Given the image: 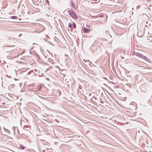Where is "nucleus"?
Returning <instances> with one entry per match:
<instances>
[{"mask_svg": "<svg viewBox=\"0 0 152 152\" xmlns=\"http://www.w3.org/2000/svg\"><path fill=\"white\" fill-rule=\"evenodd\" d=\"M3 128H4V131L5 132H10L9 130H8L7 129H5L4 127Z\"/></svg>", "mask_w": 152, "mask_h": 152, "instance_id": "obj_10", "label": "nucleus"}, {"mask_svg": "<svg viewBox=\"0 0 152 152\" xmlns=\"http://www.w3.org/2000/svg\"><path fill=\"white\" fill-rule=\"evenodd\" d=\"M72 26H73V27L75 28L76 27V25L74 23H73Z\"/></svg>", "mask_w": 152, "mask_h": 152, "instance_id": "obj_9", "label": "nucleus"}, {"mask_svg": "<svg viewBox=\"0 0 152 152\" xmlns=\"http://www.w3.org/2000/svg\"><path fill=\"white\" fill-rule=\"evenodd\" d=\"M70 15L73 18L77 19V17L75 12L72 9L68 10L67 11Z\"/></svg>", "mask_w": 152, "mask_h": 152, "instance_id": "obj_2", "label": "nucleus"}, {"mask_svg": "<svg viewBox=\"0 0 152 152\" xmlns=\"http://www.w3.org/2000/svg\"><path fill=\"white\" fill-rule=\"evenodd\" d=\"M134 54L135 55L140 57L145 60H147V61H148V60H149L148 58L138 53L134 52Z\"/></svg>", "mask_w": 152, "mask_h": 152, "instance_id": "obj_3", "label": "nucleus"}, {"mask_svg": "<svg viewBox=\"0 0 152 152\" xmlns=\"http://www.w3.org/2000/svg\"><path fill=\"white\" fill-rule=\"evenodd\" d=\"M18 55H17L16 56H18Z\"/></svg>", "mask_w": 152, "mask_h": 152, "instance_id": "obj_17", "label": "nucleus"}, {"mask_svg": "<svg viewBox=\"0 0 152 152\" xmlns=\"http://www.w3.org/2000/svg\"><path fill=\"white\" fill-rule=\"evenodd\" d=\"M11 18L12 19H16L18 17L16 16H12L11 17Z\"/></svg>", "mask_w": 152, "mask_h": 152, "instance_id": "obj_7", "label": "nucleus"}, {"mask_svg": "<svg viewBox=\"0 0 152 152\" xmlns=\"http://www.w3.org/2000/svg\"><path fill=\"white\" fill-rule=\"evenodd\" d=\"M151 97H152V96H151Z\"/></svg>", "mask_w": 152, "mask_h": 152, "instance_id": "obj_18", "label": "nucleus"}, {"mask_svg": "<svg viewBox=\"0 0 152 152\" xmlns=\"http://www.w3.org/2000/svg\"><path fill=\"white\" fill-rule=\"evenodd\" d=\"M90 31V29L84 27L83 29V32L84 33H87Z\"/></svg>", "mask_w": 152, "mask_h": 152, "instance_id": "obj_4", "label": "nucleus"}, {"mask_svg": "<svg viewBox=\"0 0 152 152\" xmlns=\"http://www.w3.org/2000/svg\"><path fill=\"white\" fill-rule=\"evenodd\" d=\"M19 148L21 150H23L25 149V147L23 146L20 145Z\"/></svg>", "mask_w": 152, "mask_h": 152, "instance_id": "obj_6", "label": "nucleus"}, {"mask_svg": "<svg viewBox=\"0 0 152 152\" xmlns=\"http://www.w3.org/2000/svg\"><path fill=\"white\" fill-rule=\"evenodd\" d=\"M21 34H20L19 35V36H21Z\"/></svg>", "mask_w": 152, "mask_h": 152, "instance_id": "obj_15", "label": "nucleus"}, {"mask_svg": "<svg viewBox=\"0 0 152 152\" xmlns=\"http://www.w3.org/2000/svg\"><path fill=\"white\" fill-rule=\"evenodd\" d=\"M91 49H92V48H91V47H90V48H89V49H90V50H91Z\"/></svg>", "mask_w": 152, "mask_h": 152, "instance_id": "obj_13", "label": "nucleus"}, {"mask_svg": "<svg viewBox=\"0 0 152 152\" xmlns=\"http://www.w3.org/2000/svg\"><path fill=\"white\" fill-rule=\"evenodd\" d=\"M70 4H71V7H72L73 8H74L75 7V4H74V2L72 0H71L70 1Z\"/></svg>", "mask_w": 152, "mask_h": 152, "instance_id": "obj_5", "label": "nucleus"}, {"mask_svg": "<svg viewBox=\"0 0 152 152\" xmlns=\"http://www.w3.org/2000/svg\"><path fill=\"white\" fill-rule=\"evenodd\" d=\"M145 28L144 26H141L138 28L137 36L139 37H142L144 34Z\"/></svg>", "mask_w": 152, "mask_h": 152, "instance_id": "obj_1", "label": "nucleus"}, {"mask_svg": "<svg viewBox=\"0 0 152 152\" xmlns=\"http://www.w3.org/2000/svg\"><path fill=\"white\" fill-rule=\"evenodd\" d=\"M72 24L71 23H69V25H68V27L69 28H71L72 27Z\"/></svg>", "mask_w": 152, "mask_h": 152, "instance_id": "obj_8", "label": "nucleus"}, {"mask_svg": "<svg viewBox=\"0 0 152 152\" xmlns=\"http://www.w3.org/2000/svg\"><path fill=\"white\" fill-rule=\"evenodd\" d=\"M41 89V87L40 86H39L37 89V91H39Z\"/></svg>", "mask_w": 152, "mask_h": 152, "instance_id": "obj_11", "label": "nucleus"}, {"mask_svg": "<svg viewBox=\"0 0 152 152\" xmlns=\"http://www.w3.org/2000/svg\"><path fill=\"white\" fill-rule=\"evenodd\" d=\"M0 131H1V128L0 127Z\"/></svg>", "mask_w": 152, "mask_h": 152, "instance_id": "obj_14", "label": "nucleus"}, {"mask_svg": "<svg viewBox=\"0 0 152 152\" xmlns=\"http://www.w3.org/2000/svg\"><path fill=\"white\" fill-rule=\"evenodd\" d=\"M16 52V51H15V50H11V51H10V53H12V52Z\"/></svg>", "mask_w": 152, "mask_h": 152, "instance_id": "obj_12", "label": "nucleus"}, {"mask_svg": "<svg viewBox=\"0 0 152 152\" xmlns=\"http://www.w3.org/2000/svg\"><path fill=\"white\" fill-rule=\"evenodd\" d=\"M14 79H15V80H17V79H16L15 78Z\"/></svg>", "mask_w": 152, "mask_h": 152, "instance_id": "obj_16", "label": "nucleus"}]
</instances>
